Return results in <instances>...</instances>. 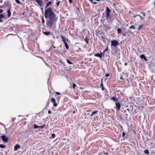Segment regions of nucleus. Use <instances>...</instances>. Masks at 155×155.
<instances>
[{
    "instance_id": "nucleus-1",
    "label": "nucleus",
    "mask_w": 155,
    "mask_h": 155,
    "mask_svg": "<svg viewBox=\"0 0 155 155\" xmlns=\"http://www.w3.org/2000/svg\"><path fill=\"white\" fill-rule=\"evenodd\" d=\"M55 15L52 11L51 8H48L45 9V17L46 18H53L55 17Z\"/></svg>"
},
{
    "instance_id": "nucleus-2",
    "label": "nucleus",
    "mask_w": 155,
    "mask_h": 155,
    "mask_svg": "<svg viewBox=\"0 0 155 155\" xmlns=\"http://www.w3.org/2000/svg\"><path fill=\"white\" fill-rule=\"evenodd\" d=\"M57 19L56 18H48L46 21L47 23L46 26L47 28H50L57 21Z\"/></svg>"
},
{
    "instance_id": "nucleus-3",
    "label": "nucleus",
    "mask_w": 155,
    "mask_h": 155,
    "mask_svg": "<svg viewBox=\"0 0 155 155\" xmlns=\"http://www.w3.org/2000/svg\"><path fill=\"white\" fill-rule=\"evenodd\" d=\"M61 38L62 39L63 42L64 43L65 46L67 50H68L69 48V46H68L67 43L66 42V41H68V39H67V40H65L64 37L63 36L61 35Z\"/></svg>"
},
{
    "instance_id": "nucleus-4",
    "label": "nucleus",
    "mask_w": 155,
    "mask_h": 155,
    "mask_svg": "<svg viewBox=\"0 0 155 155\" xmlns=\"http://www.w3.org/2000/svg\"><path fill=\"white\" fill-rule=\"evenodd\" d=\"M118 45V41L116 40L111 41V46H113L114 47H116Z\"/></svg>"
},
{
    "instance_id": "nucleus-5",
    "label": "nucleus",
    "mask_w": 155,
    "mask_h": 155,
    "mask_svg": "<svg viewBox=\"0 0 155 155\" xmlns=\"http://www.w3.org/2000/svg\"><path fill=\"white\" fill-rule=\"evenodd\" d=\"M106 18L107 17H109L110 16V13L111 12V10L109 8L107 7V8L106 9Z\"/></svg>"
},
{
    "instance_id": "nucleus-6",
    "label": "nucleus",
    "mask_w": 155,
    "mask_h": 155,
    "mask_svg": "<svg viewBox=\"0 0 155 155\" xmlns=\"http://www.w3.org/2000/svg\"><path fill=\"white\" fill-rule=\"evenodd\" d=\"M1 137L2 140L5 142H7L8 141V138L5 135L2 136Z\"/></svg>"
},
{
    "instance_id": "nucleus-7",
    "label": "nucleus",
    "mask_w": 155,
    "mask_h": 155,
    "mask_svg": "<svg viewBox=\"0 0 155 155\" xmlns=\"http://www.w3.org/2000/svg\"><path fill=\"white\" fill-rule=\"evenodd\" d=\"M114 18H112L111 17L109 16V17L106 18V19L107 21L108 22H110L112 23L113 22Z\"/></svg>"
},
{
    "instance_id": "nucleus-8",
    "label": "nucleus",
    "mask_w": 155,
    "mask_h": 155,
    "mask_svg": "<svg viewBox=\"0 0 155 155\" xmlns=\"http://www.w3.org/2000/svg\"><path fill=\"white\" fill-rule=\"evenodd\" d=\"M36 2L38 3L40 6L43 5V4L42 2V0H35Z\"/></svg>"
},
{
    "instance_id": "nucleus-9",
    "label": "nucleus",
    "mask_w": 155,
    "mask_h": 155,
    "mask_svg": "<svg viewBox=\"0 0 155 155\" xmlns=\"http://www.w3.org/2000/svg\"><path fill=\"white\" fill-rule=\"evenodd\" d=\"M111 29V27L109 26H106L104 30L106 32H108Z\"/></svg>"
},
{
    "instance_id": "nucleus-10",
    "label": "nucleus",
    "mask_w": 155,
    "mask_h": 155,
    "mask_svg": "<svg viewBox=\"0 0 155 155\" xmlns=\"http://www.w3.org/2000/svg\"><path fill=\"white\" fill-rule=\"evenodd\" d=\"M115 104L118 110H120L121 106L119 102H118L116 103Z\"/></svg>"
},
{
    "instance_id": "nucleus-11",
    "label": "nucleus",
    "mask_w": 155,
    "mask_h": 155,
    "mask_svg": "<svg viewBox=\"0 0 155 155\" xmlns=\"http://www.w3.org/2000/svg\"><path fill=\"white\" fill-rule=\"evenodd\" d=\"M20 147L19 145L18 144H17L14 147V150L15 151H16L18 149L20 148Z\"/></svg>"
},
{
    "instance_id": "nucleus-12",
    "label": "nucleus",
    "mask_w": 155,
    "mask_h": 155,
    "mask_svg": "<svg viewBox=\"0 0 155 155\" xmlns=\"http://www.w3.org/2000/svg\"><path fill=\"white\" fill-rule=\"evenodd\" d=\"M11 8H9V9L7 11V12L8 13V17H9L11 16V12H10Z\"/></svg>"
},
{
    "instance_id": "nucleus-13",
    "label": "nucleus",
    "mask_w": 155,
    "mask_h": 155,
    "mask_svg": "<svg viewBox=\"0 0 155 155\" xmlns=\"http://www.w3.org/2000/svg\"><path fill=\"white\" fill-rule=\"evenodd\" d=\"M140 57L141 59H144L145 61H147V58H146L145 55L143 54H141L140 56Z\"/></svg>"
},
{
    "instance_id": "nucleus-14",
    "label": "nucleus",
    "mask_w": 155,
    "mask_h": 155,
    "mask_svg": "<svg viewBox=\"0 0 155 155\" xmlns=\"http://www.w3.org/2000/svg\"><path fill=\"white\" fill-rule=\"evenodd\" d=\"M5 18L4 16L2 14H0V22L3 21L2 20H1V19L4 18Z\"/></svg>"
},
{
    "instance_id": "nucleus-15",
    "label": "nucleus",
    "mask_w": 155,
    "mask_h": 155,
    "mask_svg": "<svg viewBox=\"0 0 155 155\" xmlns=\"http://www.w3.org/2000/svg\"><path fill=\"white\" fill-rule=\"evenodd\" d=\"M94 56H96V57H99V58H101L102 57V54H99V53H97L96 54H95V55H94Z\"/></svg>"
},
{
    "instance_id": "nucleus-16",
    "label": "nucleus",
    "mask_w": 155,
    "mask_h": 155,
    "mask_svg": "<svg viewBox=\"0 0 155 155\" xmlns=\"http://www.w3.org/2000/svg\"><path fill=\"white\" fill-rule=\"evenodd\" d=\"M110 99L114 101H117L118 100L117 98H115L114 97H112L110 98Z\"/></svg>"
},
{
    "instance_id": "nucleus-17",
    "label": "nucleus",
    "mask_w": 155,
    "mask_h": 155,
    "mask_svg": "<svg viewBox=\"0 0 155 155\" xmlns=\"http://www.w3.org/2000/svg\"><path fill=\"white\" fill-rule=\"evenodd\" d=\"M98 112V110H96L95 111H94L92 112V113L90 115L92 117L93 115L97 114V113Z\"/></svg>"
},
{
    "instance_id": "nucleus-18",
    "label": "nucleus",
    "mask_w": 155,
    "mask_h": 155,
    "mask_svg": "<svg viewBox=\"0 0 155 155\" xmlns=\"http://www.w3.org/2000/svg\"><path fill=\"white\" fill-rule=\"evenodd\" d=\"M51 102L53 103V104L56 103V100L54 98L52 97L51 98Z\"/></svg>"
},
{
    "instance_id": "nucleus-19",
    "label": "nucleus",
    "mask_w": 155,
    "mask_h": 155,
    "mask_svg": "<svg viewBox=\"0 0 155 155\" xmlns=\"http://www.w3.org/2000/svg\"><path fill=\"white\" fill-rule=\"evenodd\" d=\"M101 89L102 91H104V87L103 86V82L102 81H101Z\"/></svg>"
},
{
    "instance_id": "nucleus-20",
    "label": "nucleus",
    "mask_w": 155,
    "mask_h": 155,
    "mask_svg": "<svg viewBox=\"0 0 155 155\" xmlns=\"http://www.w3.org/2000/svg\"><path fill=\"white\" fill-rule=\"evenodd\" d=\"M43 33L44 34H45V35H49V34H50V31H48V32L43 31Z\"/></svg>"
},
{
    "instance_id": "nucleus-21",
    "label": "nucleus",
    "mask_w": 155,
    "mask_h": 155,
    "mask_svg": "<svg viewBox=\"0 0 155 155\" xmlns=\"http://www.w3.org/2000/svg\"><path fill=\"white\" fill-rule=\"evenodd\" d=\"M137 16H139L140 17V20H143L144 19V18L143 17H142V16H140L139 15H136L135 16H134V18H135V17H136Z\"/></svg>"
},
{
    "instance_id": "nucleus-22",
    "label": "nucleus",
    "mask_w": 155,
    "mask_h": 155,
    "mask_svg": "<svg viewBox=\"0 0 155 155\" xmlns=\"http://www.w3.org/2000/svg\"><path fill=\"white\" fill-rule=\"evenodd\" d=\"M51 1L49 2L47 4L46 8H47L48 7L50 6L51 4Z\"/></svg>"
},
{
    "instance_id": "nucleus-23",
    "label": "nucleus",
    "mask_w": 155,
    "mask_h": 155,
    "mask_svg": "<svg viewBox=\"0 0 155 155\" xmlns=\"http://www.w3.org/2000/svg\"><path fill=\"white\" fill-rule=\"evenodd\" d=\"M117 34H119L120 33L121 31V29L120 28H118L117 29Z\"/></svg>"
},
{
    "instance_id": "nucleus-24",
    "label": "nucleus",
    "mask_w": 155,
    "mask_h": 155,
    "mask_svg": "<svg viewBox=\"0 0 155 155\" xmlns=\"http://www.w3.org/2000/svg\"><path fill=\"white\" fill-rule=\"evenodd\" d=\"M143 25H139V27L138 28H137V30H139L140 29L142 28L143 27Z\"/></svg>"
},
{
    "instance_id": "nucleus-25",
    "label": "nucleus",
    "mask_w": 155,
    "mask_h": 155,
    "mask_svg": "<svg viewBox=\"0 0 155 155\" xmlns=\"http://www.w3.org/2000/svg\"><path fill=\"white\" fill-rule=\"evenodd\" d=\"M129 28L130 29H135V27L134 25H131L129 26Z\"/></svg>"
},
{
    "instance_id": "nucleus-26",
    "label": "nucleus",
    "mask_w": 155,
    "mask_h": 155,
    "mask_svg": "<svg viewBox=\"0 0 155 155\" xmlns=\"http://www.w3.org/2000/svg\"><path fill=\"white\" fill-rule=\"evenodd\" d=\"M144 152L146 154H148L149 153V150L147 149L145 150L144 151Z\"/></svg>"
},
{
    "instance_id": "nucleus-27",
    "label": "nucleus",
    "mask_w": 155,
    "mask_h": 155,
    "mask_svg": "<svg viewBox=\"0 0 155 155\" xmlns=\"http://www.w3.org/2000/svg\"><path fill=\"white\" fill-rule=\"evenodd\" d=\"M67 61L68 62V63L69 64H72V63L68 59L67 60Z\"/></svg>"
},
{
    "instance_id": "nucleus-28",
    "label": "nucleus",
    "mask_w": 155,
    "mask_h": 155,
    "mask_svg": "<svg viewBox=\"0 0 155 155\" xmlns=\"http://www.w3.org/2000/svg\"><path fill=\"white\" fill-rule=\"evenodd\" d=\"M5 146L3 144H0V147L1 148H4Z\"/></svg>"
},
{
    "instance_id": "nucleus-29",
    "label": "nucleus",
    "mask_w": 155,
    "mask_h": 155,
    "mask_svg": "<svg viewBox=\"0 0 155 155\" xmlns=\"http://www.w3.org/2000/svg\"><path fill=\"white\" fill-rule=\"evenodd\" d=\"M15 1L16 2L17 4H21V2H20V1L19 0H15Z\"/></svg>"
},
{
    "instance_id": "nucleus-30",
    "label": "nucleus",
    "mask_w": 155,
    "mask_h": 155,
    "mask_svg": "<svg viewBox=\"0 0 155 155\" xmlns=\"http://www.w3.org/2000/svg\"><path fill=\"white\" fill-rule=\"evenodd\" d=\"M39 128V126H38L36 124H35L34 125V128Z\"/></svg>"
},
{
    "instance_id": "nucleus-31",
    "label": "nucleus",
    "mask_w": 155,
    "mask_h": 155,
    "mask_svg": "<svg viewBox=\"0 0 155 155\" xmlns=\"http://www.w3.org/2000/svg\"><path fill=\"white\" fill-rule=\"evenodd\" d=\"M72 85L73 89H75V87L76 86V84H75L73 83Z\"/></svg>"
},
{
    "instance_id": "nucleus-32",
    "label": "nucleus",
    "mask_w": 155,
    "mask_h": 155,
    "mask_svg": "<svg viewBox=\"0 0 155 155\" xmlns=\"http://www.w3.org/2000/svg\"><path fill=\"white\" fill-rule=\"evenodd\" d=\"M45 126V125H43V126H39V128H43Z\"/></svg>"
},
{
    "instance_id": "nucleus-33",
    "label": "nucleus",
    "mask_w": 155,
    "mask_h": 155,
    "mask_svg": "<svg viewBox=\"0 0 155 155\" xmlns=\"http://www.w3.org/2000/svg\"><path fill=\"white\" fill-rule=\"evenodd\" d=\"M85 42H86L87 44L88 43V42L87 40V37H86L85 38Z\"/></svg>"
},
{
    "instance_id": "nucleus-34",
    "label": "nucleus",
    "mask_w": 155,
    "mask_h": 155,
    "mask_svg": "<svg viewBox=\"0 0 155 155\" xmlns=\"http://www.w3.org/2000/svg\"><path fill=\"white\" fill-rule=\"evenodd\" d=\"M51 136L52 137V138H54L55 137V135L54 134H51Z\"/></svg>"
},
{
    "instance_id": "nucleus-35",
    "label": "nucleus",
    "mask_w": 155,
    "mask_h": 155,
    "mask_svg": "<svg viewBox=\"0 0 155 155\" xmlns=\"http://www.w3.org/2000/svg\"><path fill=\"white\" fill-rule=\"evenodd\" d=\"M109 74H108V73H107L105 75V77H108V76H109Z\"/></svg>"
},
{
    "instance_id": "nucleus-36",
    "label": "nucleus",
    "mask_w": 155,
    "mask_h": 155,
    "mask_svg": "<svg viewBox=\"0 0 155 155\" xmlns=\"http://www.w3.org/2000/svg\"><path fill=\"white\" fill-rule=\"evenodd\" d=\"M125 133L124 132H123L122 133V137H124V136H125Z\"/></svg>"
},
{
    "instance_id": "nucleus-37",
    "label": "nucleus",
    "mask_w": 155,
    "mask_h": 155,
    "mask_svg": "<svg viewBox=\"0 0 155 155\" xmlns=\"http://www.w3.org/2000/svg\"><path fill=\"white\" fill-rule=\"evenodd\" d=\"M60 2V1H59L57 3V5L58 6H59Z\"/></svg>"
},
{
    "instance_id": "nucleus-38",
    "label": "nucleus",
    "mask_w": 155,
    "mask_h": 155,
    "mask_svg": "<svg viewBox=\"0 0 155 155\" xmlns=\"http://www.w3.org/2000/svg\"><path fill=\"white\" fill-rule=\"evenodd\" d=\"M53 105L55 107H57L58 105V104L57 103H54V104Z\"/></svg>"
},
{
    "instance_id": "nucleus-39",
    "label": "nucleus",
    "mask_w": 155,
    "mask_h": 155,
    "mask_svg": "<svg viewBox=\"0 0 155 155\" xmlns=\"http://www.w3.org/2000/svg\"><path fill=\"white\" fill-rule=\"evenodd\" d=\"M5 2L4 4V5H2V6H0V8H3V6L4 5H5Z\"/></svg>"
},
{
    "instance_id": "nucleus-40",
    "label": "nucleus",
    "mask_w": 155,
    "mask_h": 155,
    "mask_svg": "<svg viewBox=\"0 0 155 155\" xmlns=\"http://www.w3.org/2000/svg\"><path fill=\"white\" fill-rule=\"evenodd\" d=\"M56 94L57 95H60V93L59 92H56Z\"/></svg>"
},
{
    "instance_id": "nucleus-41",
    "label": "nucleus",
    "mask_w": 155,
    "mask_h": 155,
    "mask_svg": "<svg viewBox=\"0 0 155 155\" xmlns=\"http://www.w3.org/2000/svg\"><path fill=\"white\" fill-rule=\"evenodd\" d=\"M42 22L43 23H44L45 22V21L44 18H42Z\"/></svg>"
},
{
    "instance_id": "nucleus-42",
    "label": "nucleus",
    "mask_w": 155,
    "mask_h": 155,
    "mask_svg": "<svg viewBox=\"0 0 155 155\" xmlns=\"http://www.w3.org/2000/svg\"><path fill=\"white\" fill-rule=\"evenodd\" d=\"M3 10L2 9H0V13H2Z\"/></svg>"
},
{
    "instance_id": "nucleus-43",
    "label": "nucleus",
    "mask_w": 155,
    "mask_h": 155,
    "mask_svg": "<svg viewBox=\"0 0 155 155\" xmlns=\"http://www.w3.org/2000/svg\"><path fill=\"white\" fill-rule=\"evenodd\" d=\"M142 13L143 16H144V17L145 16L146 14L145 13Z\"/></svg>"
},
{
    "instance_id": "nucleus-44",
    "label": "nucleus",
    "mask_w": 155,
    "mask_h": 155,
    "mask_svg": "<svg viewBox=\"0 0 155 155\" xmlns=\"http://www.w3.org/2000/svg\"><path fill=\"white\" fill-rule=\"evenodd\" d=\"M48 113L49 114H50L51 113V110H49L48 111Z\"/></svg>"
},
{
    "instance_id": "nucleus-45",
    "label": "nucleus",
    "mask_w": 155,
    "mask_h": 155,
    "mask_svg": "<svg viewBox=\"0 0 155 155\" xmlns=\"http://www.w3.org/2000/svg\"><path fill=\"white\" fill-rule=\"evenodd\" d=\"M108 49L107 47L106 49L104 51V52L106 51H108Z\"/></svg>"
},
{
    "instance_id": "nucleus-46",
    "label": "nucleus",
    "mask_w": 155,
    "mask_h": 155,
    "mask_svg": "<svg viewBox=\"0 0 155 155\" xmlns=\"http://www.w3.org/2000/svg\"><path fill=\"white\" fill-rule=\"evenodd\" d=\"M70 3H71L72 2V0H68Z\"/></svg>"
},
{
    "instance_id": "nucleus-47",
    "label": "nucleus",
    "mask_w": 155,
    "mask_h": 155,
    "mask_svg": "<svg viewBox=\"0 0 155 155\" xmlns=\"http://www.w3.org/2000/svg\"><path fill=\"white\" fill-rule=\"evenodd\" d=\"M52 47H53L54 48V49H55V48H55V46H54L53 45H52Z\"/></svg>"
},
{
    "instance_id": "nucleus-48",
    "label": "nucleus",
    "mask_w": 155,
    "mask_h": 155,
    "mask_svg": "<svg viewBox=\"0 0 155 155\" xmlns=\"http://www.w3.org/2000/svg\"><path fill=\"white\" fill-rule=\"evenodd\" d=\"M127 64V63H125V64H124V65L125 66H126Z\"/></svg>"
},
{
    "instance_id": "nucleus-49",
    "label": "nucleus",
    "mask_w": 155,
    "mask_h": 155,
    "mask_svg": "<svg viewBox=\"0 0 155 155\" xmlns=\"http://www.w3.org/2000/svg\"><path fill=\"white\" fill-rule=\"evenodd\" d=\"M95 0L96 1H100V0Z\"/></svg>"
},
{
    "instance_id": "nucleus-50",
    "label": "nucleus",
    "mask_w": 155,
    "mask_h": 155,
    "mask_svg": "<svg viewBox=\"0 0 155 155\" xmlns=\"http://www.w3.org/2000/svg\"><path fill=\"white\" fill-rule=\"evenodd\" d=\"M105 154H107L108 153H105Z\"/></svg>"
},
{
    "instance_id": "nucleus-51",
    "label": "nucleus",
    "mask_w": 155,
    "mask_h": 155,
    "mask_svg": "<svg viewBox=\"0 0 155 155\" xmlns=\"http://www.w3.org/2000/svg\"><path fill=\"white\" fill-rule=\"evenodd\" d=\"M120 78V79H123V78H121H121Z\"/></svg>"
},
{
    "instance_id": "nucleus-52",
    "label": "nucleus",
    "mask_w": 155,
    "mask_h": 155,
    "mask_svg": "<svg viewBox=\"0 0 155 155\" xmlns=\"http://www.w3.org/2000/svg\"><path fill=\"white\" fill-rule=\"evenodd\" d=\"M74 113H75V111H73V114H74Z\"/></svg>"
},
{
    "instance_id": "nucleus-53",
    "label": "nucleus",
    "mask_w": 155,
    "mask_h": 155,
    "mask_svg": "<svg viewBox=\"0 0 155 155\" xmlns=\"http://www.w3.org/2000/svg\"><path fill=\"white\" fill-rule=\"evenodd\" d=\"M2 0L1 1H0V2H2Z\"/></svg>"
},
{
    "instance_id": "nucleus-54",
    "label": "nucleus",
    "mask_w": 155,
    "mask_h": 155,
    "mask_svg": "<svg viewBox=\"0 0 155 155\" xmlns=\"http://www.w3.org/2000/svg\"><path fill=\"white\" fill-rule=\"evenodd\" d=\"M94 4H96V2H94Z\"/></svg>"
},
{
    "instance_id": "nucleus-55",
    "label": "nucleus",
    "mask_w": 155,
    "mask_h": 155,
    "mask_svg": "<svg viewBox=\"0 0 155 155\" xmlns=\"http://www.w3.org/2000/svg\"><path fill=\"white\" fill-rule=\"evenodd\" d=\"M154 5H155V2H154Z\"/></svg>"
},
{
    "instance_id": "nucleus-56",
    "label": "nucleus",
    "mask_w": 155,
    "mask_h": 155,
    "mask_svg": "<svg viewBox=\"0 0 155 155\" xmlns=\"http://www.w3.org/2000/svg\"><path fill=\"white\" fill-rule=\"evenodd\" d=\"M41 9H42V11L43 10V8H41Z\"/></svg>"
},
{
    "instance_id": "nucleus-57",
    "label": "nucleus",
    "mask_w": 155,
    "mask_h": 155,
    "mask_svg": "<svg viewBox=\"0 0 155 155\" xmlns=\"http://www.w3.org/2000/svg\"><path fill=\"white\" fill-rule=\"evenodd\" d=\"M121 128H122V129H123V127L122 126L121 127Z\"/></svg>"
},
{
    "instance_id": "nucleus-58",
    "label": "nucleus",
    "mask_w": 155,
    "mask_h": 155,
    "mask_svg": "<svg viewBox=\"0 0 155 155\" xmlns=\"http://www.w3.org/2000/svg\"><path fill=\"white\" fill-rule=\"evenodd\" d=\"M51 47L50 48V49H51Z\"/></svg>"
},
{
    "instance_id": "nucleus-59",
    "label": "nucleus",
    "mask_w": 155,
    "mask_h": 155,
    "mask_svg": "<svg viewBox=\"0 0 155 155\" xmlns=\"http://www.w3.org/2000/svg\"><path fill=\"white\" fill-rule=\"evenodd\" d=\"M90 0V1H92V0Z\"/></svg>"
}]
</instances>
